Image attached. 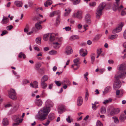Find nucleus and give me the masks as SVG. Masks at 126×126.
Masks as SVG:
<instances>
[{
	"label": "nucleus",
	"mask_w": 126,
	"mask_h": 126,
	"mask_svg": "<svg viewBox=\"0 0 126 126\" xmlns=\"http://www.w3.org/2000/svg\"><path fill=\"white\" fill-rule=\"evenodd\" d=\"M126 70V64L124 63H123L120 65L119 68V70L123 72Z\"/></svg>",
	"instance_id": "15"
},
{
	"label": "nucleus",
	"mask_w": 126,
	"mask_h": 126,
	"mask_svg": "<svg viewBox=\"0 0 126 126\" xmlns=\"http://www.w3.org/2000/svg\"><path fill=\"white\" fill-rule=\"evenodd\" d=\"M48 78V77L47 75L44 76L42 78L41 81L45 82L46 81H47Z\"/></svg>",
	"instance_id": "32"
},
{
	"label": "nucleus",
	"mask_w": 126,
	"mask_h": 126,
	"mask_svg": "<svg viewBox=\"0 0 126 126\" xmlns=\"http://www.w3.org/2000/svg\"><path fill=\"white\" fill-rule=\"evenodd\" d=\"M101 49H97V54H100L101 53Z\"/></svg>",
	"instance_id": "58"
},
{
	"label": "nucleus",
	"mask_w": 126,
	"mask_h": 126,
	"mask_svg": "<svg viewBox=\"0 0 126 126\" xmlns=\"http://www.w3.org/2000/svg\"><path fill=\"white\" fill-rule=\"evenodd\" d=\"M35 102L36 105L38 106H41L42 104V100L40 99H36L35 100Z\"/></svg>",
	"instance_id": "25"
},
{
	"label": "nucleus",
	"mask_w": 126,
	"mask_h": 126,
	"mask_svg": "<svg viewBox=\"0 0 126 126\" xmlns=\"http://www.w3.org/2000/svg\"><path fill=\"white\" fill-rule=\"evenodd\" d=\"M86 52H84L83 53H82V54H80L81 56H82L83 57H84L87 54V51H85Z\"/></svg>",
	"instance_id": "61"
},
{
	"label": "nucleus",
	"mask_w": 126,
	"mask_h": 126,
	"mask_svg": "<svg viewBox=\"0 0 126 126\" xmlns=\"http://www.w3.org/2000/svg\"><path fill=\"white\" fill-rule=\"evenodd\" d=\"M80 2V0H76L74 2L73 4L76 5L78 4Z\"/></svg>",
	"instance_id": "55"
},
{
	"label": "nucleus",
	"mask_w": 126,
	"mask_h": 126,
	"mask_svg": "<svg viewBox=\"0 0 126 126\" xmlns=\"http://www.w3.org/2000/svg\"><path fill=\"white\" fill-rule=\"evenodd\" d=\"M46 106L43 108L39 110L38 114L36 116V118L41 121H43L47 117L50 111V108L53 107V103L50 100H48L46 102Z\"/></svg>",
	"instance_id": "1"
},
{
	"label": "nucleus",
	"mask_w": 126,
	"mask_h": 126,
	"mask_svg": "<svg viewBox=\"0 0 126 126\" xmlns=\"http://www.w3.org/2000/svg\"><path fill=\"white\" fill-rule=\"evenodd\" d=\"M41 38H36V43L38 44H40L41 43Z\"/></svg>",
	"instance_id": "48"
},
{
	"label": "nucleus",
	"mask_w": 126,
	"mask_h": 126,
	"mask_svg": "<svg viewBox=\"0 0 126 126\" xmlns=\"http://www.w3.org/2000/svg\"><path fill=\"white\" fill-rule=\"evenodd\" d=\"M118 36L117 34L112 35L108 37V39L111 40H113L117 38Z\"/></svg>",
	"instance_id": "28"
},
{
	"label": "nucleus",
	"mask_w": 126,
	"mask_h": 126,
	"mask_svg": "<svg viewBox=\"0 0 126 126\" xmlns=\"http://www.w3.org/2000/svg\"><path fill=\"white\" fill-rule=\"evenodd\" d=\"M2 123L3 125L6 126L8 125L9 122L7 118H4L3 119Z\"/></svg>",
	"instance_id": "33"
},
{
	"label": "nucleus",
	"mask_w": 126,
	"mask_h": 126,
	"mask_svg": "<svg viewBox=\"0 0 126 126\" xmlns=\"http://www.w3.org/2000/svg\"><path fill=\"white\" fill-rule=\"evenodd\" d=\"M55 83L58 86H60L62 84L61 82H60V81H55Z\"/></svg>",
	"instance_id": "49"
},
{
	"label": "nucleus",
	"mask_w": 126,
	"mask_h": 126,
	"mask_svg": "<svg viewBox=\"0 0 126 126\" xmlns=\"http://www.w3.org/2000/svg\"><path fill=\"white\" fill-rule=\"evenodd\" d=\"M47 94L45 93V91L44 90L42 92V94L41 95V96L42 97H44L47 96Z\"/></svg>",
	"instance_id": "53"
},
{
	"label": "nucleus",
	"mask_w": 126,
	"mask_h": 126,
	"mask_svg": "<svg viewBox=\"0 0 126 126\" xmlns=\"http://www.w3.org/2000/svg\"><path fill=\"white\" fill-rule=\"evenodd\" d=\"M82 12L81 11L79 10L76 13H74L72 16L73 17L77 18L79 19L82 18Z\"/></svg>",
	"instance_id": "7"
},
{
	"label": "nucleus",
	"mask_w": 126,
	"mask_h": 126,
	"mask_svg": "<svg viewBox=\"0 0 126 126\" xmlns=\"http://www.w3.org/2000/svg\"><path fill=\"white\" fill-rule=\"evenodd\" d=\"M113 110L115 112V113H116V114L118 113L120 111L119 109L117 108H115Z\"/></svg>",
	"instance_id": "50"
},
{
	"label": "nucleus",
	"mask_w": 126,
	"mask_h": 126,
	"mask_svg": "<svg viewBox=\"0 0 126 126\" xmlns=\"http://www.w3.org/2000/svg\"><path fill=\"white\" fill-rule=\"evenodd\" d=\"M78 38V37L77 35H73L71 36L70 38V40H74L77 39Z\"/></svg>",
	"instance_id": "44"
},
{
	"label": "nucleus",
	"mask_w": 126,
	"mask_h": 126,
	"mask_svg": "<svg viewBox=\"0 0 126 126\" xmlns=\"http://www.w3.org/2000/svg\"><path fill=\"white\" fill-rule=\"evenodd\" d=\"M92 109L94 110H95L97 108V107L93 103H92Z\"/></svg>",
	"instance_id": "59"
},
{
	"label": "nucleus",
	"mask_w": 126,
	"mask_h": 126,
	"mask_svg": "<svg viewBox=\"0 0 126 126\" xmlns=\"http://www.w3.org/2000/svg\"><path fill=\"white\" fill-rule=\"evenodd\" d=\"M97 126H103L102 124L99 121H97L96 123Z\"/></svg>",
	"instance_id": "52"
},
{
	"label": "nucleus",
	"mask_w": 126,
	"mask_h": 126,
	"mask_svg": "<svg viewBox=\"0 0 126 126\" xmlns=\"http://www.w3.org/2000/svg\"><path fill=\"white\" fill-rule=\"evenodd\" d=\"M112 101V99L111 98H109L108 100H106L103 102V103L104 104H106L107 103L111 102Z\"/></svg>",
	"instance_id": "39"
},
{
	"label": "nucleus",
	"mask_w": 126,
	"mask_h": 126,
	"mask_svg": "<svg viewBox=\"0 0 126 126\" xmlns=\"http://www.w3.org/2000/svg\"><path fill=\"white\" fill-rule=\"evenodd\" d=\"M95 54L94 53H92L91 55V59L92 63L93 64L95 59Z\"/></svg>",
	"instance_id": "29"
},
{
	"label": "nucleus",
	"mask_w": 126,
	"mask_h": 126,
	"mask_svg": "<svg viewBox=\"0 0 126 126\" xmlns=\"http://www.w3.org/2000/svg\"><path fill=\"white\" fill-rule=\"evenodd\" d=\"M80 59L77 58L74 59L73 60L74 64L71 66L72 68L75 70H77L80 66V62L79 61Z\"/></svg>",
	"instance_id": "4"
},
{
	"label": "nucleus",
	"mask_w": 126,
	"mask_h": 126,
	"mask_svg": "<svg viewBox=\"0 0 126 126\" xmlns=\"http://www.w3.org/2000/svg\"><path fill=\"white\" fill-rule=\"evenodd\" d=\"M60 11H53L51 12L49 15V16L51 17L55 15H58L60 14Z\"/></svg>",
	"instance_id": "16"
},
{
	"label": "nucleus",
	"mask_w": 126,
	"mask_h": 126,
	"mask_svg": "<svg viewBox=\"0 0 126 126\" xmlns=\"http://www.w3.org/2000/svg\"><path fill=\"white\" fill-rule=\"evenodd\" d=\"M126 116L124 114H122L119 117L120 121L121 122H123L126 119Z\"/></svg>",
	"instance_id": "24"
},
{
	"label": "nucleus",
	"mask_w": 126,
	"mask_h": 126,
	"mask_svg": "<svg viewBox=\"0 0 126 126\" xmlns=\"http://www.w3.org/2000/svg\"><path fill=\"white\" fill-rule=\"evenodd\" d=\"M42 23H40V21L36 23L35 25L36 28L38 30H40L42 29V27L41 24Z\"/></svg>",
	"instance_id": "27"
},
{
	"label": "nucleus",
	"mask_w": 126,
	"mask_h": 126,
	"mask_svg": "<svg viewBox=\"0 0 126 126\" xmlns=\"http://www.w3.org/2000/svg\"><path fill=\"white\" fill-rule=\"evenodd\" d=\"M96 3L95 2H93L92 3H90L89 4L91 6L94 7L96 5Z\"/></svg>",
	"instance_id": "54"
},
{
	"label": "nucleus",
	"mask_w": 126,
	"mask_h": 126,
	"mask_svg": "<svg viewBox=\"0 0 126 126\" xmlns=\"http://www.w3.org/2000/svg\"><path fill=\"white\" fill-rule=\"evenodd\" d=\"M120 87V82L118 80H115L113 85V88L115 89L119 88Z\"/></svg>",
	"instance_id": "10"
},
{
	"label": "nucleus",
	"mask_w": 126,
	"mask_h": 126,
	"mask_svg": "<svg viewBox=\"0 0 126 126\" xmlns=\"http://www.w3.org/2000/svg\"><path fill=\"white\" fill-rule=\"evenodd\" d=\"M41 66V64L39 63H37L35 65V68L37 70H38Z\"/></svg>",
	"instance_id": "47"
},
{
	"label": "nucleus",
	"mask_w": 126,
	"mask_h": 126,
	"mask_svg": "<svg viewBox=\"0 0 126 126\" xmlns=\"http://www.w3.org/2000/svg\"><path fill=\"white\" fill-rule=\"evenodd\" d=\"M126 14V12L124 10L122 11L121 13V15L124 16Z\"/></svg>",
	"instance_id": "62"
},
{
	"label": "nucleus",
	"mask_w": 126,
	"mask_h": 126,
	"mask_svg": "<svg viewBox=\"0 0 126 126\" xmlns=\"http://www.w3.org/2000/svg\"><path fill=\"white\" fill-rule=\"evenodd\" d=\"M120 0H116V2L117 4L116 6H114L115 9H114V10L115 11L118 10L119 11H120L123 8V6L122 5H121L119 7L118 2Z\"/></svg>",
	"instance_id": "8"
},
{
	"label": "nucleus",
	"mask_w": 126,
	"mask_h": 126,
	"mask_svg": "<svg viewBox=\"0 0 126 126\" xmlns=\"http://www.w3.org/2000/svg\"><path fill=\"white\" fill-rule=\"evenodd\" d=\"M101 111L102 113L104 114L105 113L106 111L105 107H102L101 108Z\"/></svg>",
	"instance_id": "45"
},
{
	"label": "nucleus",
	"mask_w": 126,
	"mask_h": 126,
	"mask_svg": "<svg viewBox=\"0 0 126 126\" xmlns=\"http://www.w3.org/2000/svg\"><path fill=\"white\" fill-rule=\"evenodd\" d=\"M91 16L89 14H87L85 16V20L86 23L87 24H90L91 23V20L90 19Z\"/></svg>",
	"instance_id": "9"
},
{
	"label": "nucleus",
	"mask_w": 126,
	"mask_h": 126,
	"mask_svg": "<svg viewBox=\"0 0 126 126\" xmlns=\"http://www.w3.org/2000/svg\"><path fill=\"white\" fill-rule=\"evenodd\" d=\"M55 118V115L53 113H50L48 116V119L51 121L53 120Z\"/></svg>",
	"instance_id": "19"
},
{
	"label": "nucleus",
	"mask_w": 126,
	"mask_h": 126,
	"mask_svg": "<svg viewBox=\"0 0 126 126\" xmlns=\"http://www.w3.org/2000/svg\"><path fill=\"white\" fill-rule=\"evenodd\" d=\"M102 35L101 34H98L94 38V41H97L101 37V36Z\"/></svg>",
	"instance_id": "37"
},
{
	"label": "nucleus",
	"mask_w": 126,
	"mask_h": 126,
	"mask_svg": "<svg viewBox=\"0 0 126 126\" xmlns=\"http://www.w3.org/2000/svg\"><path fill=\"white\" fill-rule=\"evenodd\" d=\"M56 40L59 42H61L63 40L62 38L61 37L60 38H57Z\"/></svg>",
	"instance_id": "63"
},
{
	"label": "nucleus",
	"mask_w": 126,
	"mask_h": 126,
	"mask_svg": "<svg viewBox=\"0 0 126 126\" xmlns=\"http://www.w3.org/2000/svg\"><path fill=\"white\" fill-rule=\"evenodd\" d=\"M85 51H86V49H81L80 50V54H81Z\"/></svg>",
	"instance_id": "57"
},
{
	"label": "nucleus",
	"mask_w": 126,
	"mask_h": 126,
	"mask_svg": "<svg viewBox=\"0 0 126 126\" xmlns=\"http://www.w3.org/2000/svg\"><path fill=\"white\" fill-rule=\"evenodd\" d=\"M88 91L87 90H86V94L85 96V99L87 101L88 99V96H89Z\"/></svg>",
	"instance_id": "43"
},
{
	"label": "nucleus",
	"mask_w": 126,
	"mask_h": 126,
	"mask_svg": "<svg viewBox=\"0 0 126 126\" xmlns=\"http://www.w3.org/2000/svg\"><path fill=\"white\" fill-rule=\"evenodd\" d=\"M20 117H21L20 115H15L14 116V118L15 119H14V120H15V121L16 122L13 123V125L14 126L18 125L20 123H21L22 122L23 120V119L21 118L20 119Z\"/></svg>",
	"instance_id": "5"
},
{
	"label": "nucleus",
	"mask_w": 126,
	"mask_h": 126,
	"mask_svg": "<svg viewBox=\"0 0 126 126\" xmlns=\"http://www.w3.org/2000/svg\"><path fill=\"white\" fill-rule=\"evenodd\" d=\"M73 52L71 47L70 46H67L65 49V53L67 55H69L71 54Z\"/></svg>",
	"instance_id": "11"
},
{
	"label": "nucleus",
	"mask_w": 126,
	"mask_h": 126,
	"mask_svg": "<svg viewBox=\"0 0 126 126\" xmlns=\"http://www.w3.org/2000/svg\"><path fill=\"white\" fill-rule=\"evenodd\" d=\"M83 103V100L81 96L78 97L77 101V104L79 106H81Z\"/></svg>",
	"instance_id": "18"
},
{
	"label": "nucleus",
	"mask_w": 126,
	"mask_h": 126,
	"mask_svg": "<svg viewBox=\"0 0 126 126\" xmlns=\"http://www.w3.org/2000/svg\"><path fill=\"white\" fill-rule=\"evenodd\" d=\"M111 89V87L110 86H108L106 87L104 89V91L103 92L104 94H105L110 92Z\"/></svg>",
	"instance_id": "17"
},
{
	"label": "nucleus",
	"mask_w": 126,
	"mask_h": 126,
	"mask_svg": "<svg viewBox=\"0 0 126 126\" xmlns=\"http://www.w3.org/2000/svg\"><path fill=\"white\" fill-rule=\"evenodd\" d=\"M64 29L66 31H69L71 29V28L69 27H65Z\"/></svg>",
	"instance_id": "64"
},
{
	"label": "nucleus",
	"mask_w": 126,
	"mask_h": 126,
	"mask_svg": "<svg viewBox=\"0 0 126 126\" xmlns=\"http://www.w3.org/2000/svg\"><path fill=\"white\" fill-rule=\"evenodd\" d=\"M30 86L35 88H38V83L36 81H34L32 83H31L30 84Z\"/></svg>",
	"instance_id": "21"
},
{
	"label": "nucleus",
	"mask_w": 126,
	"mask_h": 126,
	"mask_svg": "<svg viewBox=\"0 0 126 126\" xmlns=\"http://www.w3.org/2000/svg\"><path fill=\"white\" fill-rule=\"evenodd\" d=\"M49 54H55L57 53V52L56 51L52 50L49 52Z\"/></svg>",
	"instance_id": "51"
},
{
	"label": "nucleus",
	"mask_w": 126,
	"mask_h": 126,
	"mask_svg": "<svg viewBox=\"0 0 126 126\" xmlns=\"http://www.w3.org/2000/svg\"><path fill=\"white\" fill-rule=\"evenodd\" d=\"M41 86L42 88L45 89L47 87V84L45 82L41 81Z\"/></svg>",
	"instance_id": "35"
},
{
	"label": "nucleus",
	"mask_w": 126,
	"mask_h": 126,
	"mask_svg": "<svg viewBox=\"0 0 126 126\" xmlns=\"http://www.w3.org/2000/svg\"><path fill=\"white\" fill-rule=\"evenodd\" d=\"M50 36V33H48L44 35L43 38V39L45 41L47 40L49 36Z\"/></svg>",
	"instance_id": "31"
},
{
	"label": "nucleus",
	"mask_w": 126,
	"mask_h": 126,
	"mask_svg": "<svg viewBox=\"0 0 126 126\" xmlns=\"http://www.w3.org/2000/svg\"><path fill=\"white\" fill-rule=\"evenodd\" d=\"M125 74L124 72L122 73L121 74L116 76L115 77V79L119 80L120 78H125Z\"/></svg>",
	"instance_id": "22"
},
{
	"label": "nucleus",
	"mask_w": 126,
	"mask_h": 126,
	"mask_svg": "<svg viewBox=\"0 0 126 126\" xmlns=\"http://www.w3.org/2000/svg\"><path fill=\"white\" fill-rule=\"evenodd\" d=\"M8 95L9 97L12 99L15 100L17 99L16 94L14 89H10L8 92Z\"/></svg>",
	"instance_id": "3"
},
{
	"label": "nucleus",
	"mask_w": 126,
	"mask_h": 126,
	"mask_svg": "<svg viewBox=\"0 0 126 126\" xmlns=\"http://www.w3.org/2000/svg\"><path fill=\"white\" fill-rule=\"evenodd\" d=\"M57 34L53 33H50L49 40L51 42L53 41L55 39V37L57 36Z\"/></svg>",
	"instance_id": "14"
},
{
	"label": "nucleus",
	"mask_w": 126,
	"mask_h": 126,
	"mask_svg": "<svg viewBox=\"0 0 126 126\" xmlns=\"http://www.w3.org/2000/svg\"><path fill=\"white\" fill-rule=\"evenodd\" d=\"M9 20V19L8 18L5 16H3L1 22V23L3 24H6L8 22Z\"/></svg>",
	"instance_id": "23"
},
{
	"label": "nucleus",
	"mask_w": 126,
	"mask_h": 126,
	"mask_svg": "<svg viewBox=\"0 0 126 126\" xmlns=\"http://www.w3.org/2000/svg\"><path fill=\"white\" fill-rule=\"evenodd\" d=\"M13 28V26L11 25H10V26H8L6 27V29L7 30H10L12 29Z\"/></svg>",
	"instance_id": "56"
},
{
	"label": "nucleus",
	"mask_w": 126,
	"mask_h": 126,
	"mask_svg": "<svg viewBox=\"0 0 126 126\" xmlns=\"http://www.w3.org/2000/svg\"><path fill=\"white\" fill-rule=\"evenodd\" d=\"M65 110L64 106L63 105H61L59 107L58 111L59 113L62 114L64 111Z\"/></svg>",
	"instance_id": "13"
},
{
	"label": "nucleus",
	"mask_w": 126,
	"mask_h": 126,
	"mask_svg": "<svg viewBox=\"0 0 126 126\" xmlns=\"http://www.w3.org/2000/svg\"><path fill=\"white\" fill-rule=\"evenodd\" d=\"M7 33V32L5 30H4L2 32V33L1 34V36H2L6 34Z\"/></svg>",
	"instance_id": "60"
},
{
	"label": "nucleus",
	"mask_w": 126,
	"mask_h": 126,
	"mask_svg": "<svg viewBox=\"0 0 126 126\" xmlns=\"http://www.w3.org/2000/svg\"><path fill=\"white\" fill-rule=\"evenodd\" d=\"M112 118L114 120V123H118L119 122V120L116 117L114 116L112 117Z\"/></svg>",
	"instance_id": "42"
},
{
	"label": "nucleus",
	"mask_w": 126,
	"mask_h": 126,
	"mask_svg": "<svg viewBox=\"0 0 126 126\" xmlns=\"http://www.w3.org/2000/svg\"><path fill=\"white\" fill-rule=\"evenodd\" d=\"M14 4L17 7H22L23 3L21 1L16 0Z\"/></svg>",
	"instance_id": "20"
},
{
	"label": "nucleus",
	"mask_w": 126,
	"mask_h": 126,
	"mask_svg": "<svg viewBox=\"0 0 126 126\" xmlns=\"http://www.w3.org/2000/svg\"><path fill=\"white\" fill-rule=\"evenodd\" d=\"M60 16L59 14L58 15L57 17V18L56 20V23L57 24H58L60 22Z\"/></svg>",
	"instance_id": "41"
},
{
	"label": "nucleus",
	"mask_w": 126,
	"mask_h": 126,
	"mask_svg": "<svg viewBox=\"0 0 126 126\" xmlns=\"http://www.w3.org/2000/svg\"><path fill=\"white\" fill-rule=\"evenodd\" d=\"M123 46L124 47L126 48L122 52L123 54H124V56H122V58L123 59H124L126 57V53L125 52L126 51V42H124L123 44Z\"/></svg>",
	"instance_id": "26"
},
{
	"label": "nucleus",
	"mask_w": 126,
	"mask_h": 126,
	"mask_svg": "<svg viewBox=\"0 0 126 126\" xmlns=\"http://www.w3.org/2000/svg\"><path fill=\"white\" fill-rule=\"evenodd\" d=\"M61 83L63 85H64L70 86L71 84L70 82L67 78H65L61 82Z\"/></svg>",
	"instance_id": "12"
},
{
	"label": "nucleus",
	"mask_w": 126,
	"mask_h": 126,
	"mask_svg": "<svg viewBox=\"0 0 126 126\" xmlns=\"http://www.w3.org/2000/svg\"><path fill=\"white\" fill-rule=\"evenodd\" d=\"M50 121H51L48 119L45 123H43V124L45 126H48L49 124Z\"/></svg>",
	"instance_id": "46"
},
{
	"label": "nucleus",
	"mask_w": 126,
	"mask_h": 126,
	"mask_svg": "<svg viewBox=\"0 0 126 126\" xmlns=\"http://www.w3.org/2000/svg\"><path fill=\"white\" fill-rule=\"evenodd\" d=\"M65 10L66 11V12L64 14V15L65 16H67L68 15L71 11V10L69 8L65 9Z\"/></svg>",
	"instance_id": "34"
},
{
	"label": "nucleus",
	"mask_w": 126,
	"mask_h": 126,
	"mask_svg": "<svg viewBox=\"0 0 126 126\" xmlns=\"http://www.w3.org/2000/svg\"><path fill=\"white\" fill-rule=\"evenodd\" d=\"M22 57L23 58L25 59L26 58V56L22 52H21L19 53L18 55V57L20 58H21Z\"/></svg>",
	"instance_id": "38"
},
{
	"label": "nucleus",
	"mask_w": 126,
	"mask_h": 126,
	"mask_svg": "<svg viewBox=\"0 0 126 126\" xmlns=\"http://www.w3.org/2000/svg\"><path fill=\"white\" fill-rule=\"evenodd\" d=\"M52 3V1L51 0H48L45 3L44 5L45 7H47L48 6V5H50Z\"/></svg>",
	"instance_id": "30"
},
{
	"label": "nucleus",
	"mask_w": 126,
	"mask_h": 126,
	"mask_svg": "<svg viewBox=\"0 0 126 126\" xmlns=\"http://www.w3.org/2000/svg\"><path fill=\"white\" fill-rule=\"evenodd\" d=\"M66 120L69 123H70L73 121L72 119L69 116H68V117L66 119Z\"/></svg>",
	"instance_id": "40"
},
{
	"label": "nucleus",
	"mask_w": 126,
	"mask_h": 126,
	"mask_svg": "<svg viewBox=\"0 0 126 126\" xmlns=\"http://www.w3.org/2000/svg\"><path fill=\"white\" fill-rule=\"evenodd\" d=\"M106 4L105 3H102L99 5L97 9L96 13V17L99 18L102 14V10L105 7Z\"/></svg>",
	"instance_id": "2"
},
{
	"label": "nucleus",
	"mask_w": 126,
	"mask_h": 126,
	"mask_svg": "<svg viewBox=\"0 0 126 126\" xmlns=\"http://www.w3.org/2000/svg\"><path fill=\"white\" fill-rule=\"evenodd\" d=\"M53 47L55 48H58L60 47V44L57 42L54 43H53Z\"/></svg>",
	"instance_id": "36"
},
{
	"label": "nucleus",
	"mask_w": 126,
	"mask_h": 126,
	"mask_svg": "<svg viewBox=\"0 0 126 126\" xmlns=\"http://www.w3.org/2000/svg\"><path fill=\"white\" fill-rule=\"evenodd\" d=\"M124 25V23H121L118 27L112 31V33L114 34L120 32L122 30V27Z\"/></svg>",
	"instance_id": "6"
}]
</instances>
